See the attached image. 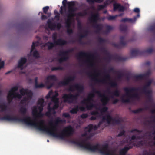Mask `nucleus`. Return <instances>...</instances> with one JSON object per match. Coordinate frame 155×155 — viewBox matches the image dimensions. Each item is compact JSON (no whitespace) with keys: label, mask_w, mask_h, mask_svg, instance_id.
Returning <instances> with one entry per match:
<instances>
[{"label":"nucleus","mask_w":155,"mask_h":155,"mask_svg":"<svg viewBox=\"0 0 155 155\" xmlns=\"http://www.w3.org/2000/svg\"><path fill=\"white\" fill-rule=\"evenodd\" d=\"M43 115L44 114L42 112H39L35 115L36 117H34V120H32L31 117L28 116L23 118H20L16 116L12 117L9 115H7L0 118V120L23 122L28 125L35 127L40 131L45 132L55 137L62 140H64L66 137H68L73 134L74 131L73 128L71 126L66 127L59 134L57 132V127H58V124L65 122V120L60 119L59 117H57L54 120V124L53 123L52 120H51L49 122V124L51 126L50 129L48 128L45 124L44 120H41L38 121H37L36 117L42 118Z\"/></svg>","instance_id":"nucleus-1"},{"label":"nucleus","mask_w":155,"mask_h":155,"mask_svg":"<svg viewBox=\"0 0 155 155\" xmlns=\"http://www.w3.org/2000/svg\"><path fill=\"white\" fill-rule=\"evenodd\" d=\"M152 83V80H149L145 84L141 89H140L139 88H136L134 87H132L130 88L127 87L124 88L123 90L126 92V95L128 97V98L126 99L122 98V102L123 103H129L130 102V99L138 98L139 97L138 93H135L134 94H130V93L137 91H139L140 89V92H147V91H152V90L150 89V87L151 86Z\"/></svg>","instance_id":"nucleus-2"},{"label":"nucleus","mask_w":155,"mask_h":155,"mask_svg":"<svg viewBox=\"0 0 155 155\" xmlns=\"http://www.w3.org/2000/svg\"><path fill=\"white\" fill-rule=\"evenodd\" d=\"M75 89L78 91V93L75 94L71 93L63 94L62 98L64 102L69 104H74L77 102L78 97L80 96L79 93L83 92L84 87L82 85L76 84L74 85H71L68 90L69 91L73 92L75 91Z\"/></svg>","instance_id":"nucleus-3"},{"label":"nucleus","mask_w":155,"mask_h":155,"mask_svg":"<svg viewBox=\"0 0 155 155\" xmlns=\"http://www.w3.org/2000/svg\"><path fill=\"white\" fill-rule=\"evenodd\" d=\"M87 140H85L81 142L73 140L71 142L74 144H76L80 147L88 150L91 152H96L99 151V148H100V145L99 144L93 145L90 142H86Z\"/></svg>","instance_id":"nucleus-4"},{"label":"nucleus","mask_w":155,"mask_h":155,"mask_svg":"<svg viewBox=\"0 0 155 155\" xmlns=\"http://www.w3.org/2000/svg\"><path fill=\"white\" fill-rule=\"evenodd\" d=\"M100 20V15L98 13L95 14H92L89 18L90 22L92 24L93 27L95 28L96 33L99 34L103 28L102 25L97 24V21Z\"/></svg>","instance_id":"nucleus-5"},{"label":"nucleus","mask_w":155,"mask_h":155,"mask_svg":"<svg viewBox=\"0 0 155 155\" xmlns=\"http://www.w3.org/2000/svg\"><path fill=\"white\" fill-rule=\"evenodd\" d=\"M94 89L92 90V92L89 94L87 98L84 99L81 101L82 104L85 105L86 108L87 110H91L95 106V104L92 102L94 101L93 98L95 96L94 93H96L93 91Z\"/></svg>","instance_id":"nucleus-6"},{"label":"nucleus","mask_w":155,"mask_h":155,"mask_svg":"<svg viewBox=\"0 0 155 155\" xmlns=\"http://www.w3.org/2000/svg\"><path fill=\"white\" fill-rule=\"evenodd\" d=\"M100 51L107 56V57L104 58V60L107 61H110L112 58L118 61H124L126 60L128 58L123 57L118 55L113 56L111 55L104 48L102 47L100 48Z\"/></svg>","instance_id":"nucleus-7"},{"label":"nucleus","mask_w":155,"mask_h":155,"mask_svg":"<svg viewBox=\"0 0 155 155\" xmlns=\"http://www.w3.org/2000/svg\"><path fill=\"white\" fill-rule=\"evenodd\" d=\"M18 89V87L17 86L12 87L9 91L7 96V99L9 103H10L13 98H17L19 99L21 98L22 96L18 92H15Z\"/></svg>","instance_id":"nucleus-8"},{"label":"nucleus","mask_w":155,"mask_h":155,"mask_svg":"<svg viewBox=\"0 0 155 155\" xmlns=\"http://www.w3.org/2000/svg\"><path fill=\"white\" fill-rule=\"evenodd\" d=\"M102 117V121H100L98 124V127H100L102 123V122H104L106 121L108 124H110L112 121V123L113 124H120L121 123V121L119 118L117 119L115 118H113L110 115L107 114L105 116H102V115H100Z\"/></svg>","instance_id":"nucleus-9"},{"label":"nucleus","mask_w":155,"mask_h":155,"mask_svg":"<svg viewBox=\"0 0 155 155\" xmlns=\"http://www.w3.org/2000/svg\"><path fill=\"white\" fill-rule=\"evenodd\" d=\"M67 44V41L64 40L61 38H59L56 41L52 43L50 42H48L43 45V46H48V49L51 50L55 46V45H59L60 46H63Z\"/></svg>","instance_id":"nucleus-10"},{"label":"nucleus","mask_w":155,"mask_h":155,"mask_svg":"<svg viewBox=\"0 0 155 155\" xmlns=\"http://www.w3.org/2000/svg\"><path fill=\"white\" fill-rule=\"evenodd\" d=\"M104 73L105 74L104 78L101 80L98 79L96 77H93V76L90 72L87 73V74L90 78H92L93 81L97 82L104 83L106 82L107 80L108 81L110 80V75L109 73H107V72L105 71H104Z\"/></svg>","instance_id":"nucleus-11"},{"label":"nucleus","mask_w":155,"mask_h":155,"mask_svg":"<svg viewBox=\"0 0 155 155\" xmlns=\"http://www.w3.org/2000/svg\"><path fill=\"white\" fill-rule=\"evenodd\" d=\"M73 51L74 49H71L65 51H60L59 55L61 57L58 60L59 62L61 63L68 60L69 58V53L72 52Z\"/></svg>","instance_id":"nucleus-12"},{"label":"nucleus","mask_w":155,"mask_h":155,"mask_svg":"<svg viewBox=\"0 0 155 155\" xmlns=\"http://www.w3.org/2000/svg\"><path fill=\"white\" fill-rule=\"evenodd\" d=\"M93 91L101 97V101L103 105L105 106L107 104L110 100L108 97L106 96L104 94H102L100 91L97 90L95 89H94Z\"/></svg>","instance_id":"nucleus-13"},{"label":"nucleus","mask_w":155,"mask_h":155,"mask_svg":"<svg viewBox=\"0 0 155 155\" xmlns=\"http://www.w3.org/2000/svg\"><path fill=\"white\" fill-rule=\"evenodd\" d=\"M50 80L56 81L57 80V79L56 76L54 75H49L47 77L45 83L47 85L48 89H50L52 87L54 84V83L50 82Z\"/></svg>","instance_id":"nucleus-14"},{"label":"nucleus","mask_w":155,"mask_h":155,"mask_svg":"<svg viewBox=\"0 0 155 155\" xmlns=\"http://www.w3.org/2000/svg\"><path fill=\"white\" fill-rule=\"evenodd\" d=\"M125 39L124 36H121L120 37V43L113 44V45L117 48H120L122 47H124L126 45L127 43V41H124Z\"/></svg>","instance_id":"nucleus-15"},{"label":"nucleus","mask_w":155,"mask_h":155,"mask_svg":"<svg viewBox=\"0 0 155 155\" xmlns=\"http://www.w3.org/2000/svg\"><path fill=\"white\" fill-rule=\"evenodd\" d=\"M20 92L21 96H24L25 94H26L27 96V97L29 99L32 98L33 93L30 90L22 88L20 90Z\"/></svg>","instance_id":"nucleus-16"},{"label":"nucleus","mask_w":155,"mask_h":155,"mask_svg":"<svg viewBox=\"0 0 155 155\" xmlns=\"http://www.w3.org/2000/svg\"><path fill=\"white\" fill-rule=\"evenodd\" d=\"M77 57L80 58H81L82 57H88L92 59H94L95 58L96 56L94 54L81 51L77 55Z\"/></svg>","instance_id":"nucleus-17"},{"label":"nucleus","mask_w":155,"mask_h":155,"mask_svg":"<svg viewBox=\"0 0 155 155\" xmlns=\"http://www.w3.org/2000/svg\"><path fill=\"white\" fill-rule=\"evenodd\" d=\"M48 28L51 30H54L56 28H57L58 29H59L61 27V24L59 23H58L56 25L50 21H48Z\"/></svg>","instance_id":"nucleus-18"},{"label":"nucleus","mask_w":155,"mask_h":155,"mask_svg":"<svg viewBox=\"0 0 155 155\" xmlns=\"http://www.w3.org/2000/svg\"><path fill=\"white\" fill-rule=\"evenodd\" d=\"M27 60L25 57H21L18 62V67L21 70H23V65L27 62Z\"/></svg>","instance_id":"nucleus-19"},{"label":"nucleus","mask_w":155,"mask_h":155,"mask_svg":"<svg viewBox=\"0 0 155 155\" xmlns=\"http://www.w3.org/2000/svg\"><path fill=\"white\" fill-rule=\"evenodd\" d=\"M143 51L137 49H133L131 50L130 54L132 57H134L137 56L142 55Z\"/></svg>","instance_id":"nucleus-20"},{"label":"nucleus","mask_w":155,"mask_h":155,"mask_svg":"<svg viewBox=\"0 0 155 155\" xmlns=\"http://www.w3.org/2000/svg\"><path fill=\"white\" fill-rule=\"evenodd\" d=\"M142 94L145 95L147 97L148 101L150 102H153L152 97V91H147V92H140Z\"/></svg>","instance_id":"nucleus-21"},{"label":"nucleus","mask_w":155,"mask_h":155,"mask_svg":"<svg viewBox=\"0 0 155 155\" xmlns=\"http://www.w3.org/2000/svg\"><path fill=\"white\" fill-rule=\"evenodd\" d=\"M133 147L132 146L125 147L120 150V155H125L127 151Z\"/></svg>","instance_id":"nucleus-22"},{"label":"nucleus","mask_w":155,"mask_h":155,"mask_svg":"<svg viewBox=\"0 0 155 155\" xmlns=\"http://www.w3.org/2000/svg\"><path fill=\"white\" fill-rule=\"evenodd\" d=\"M71 82L68 77L66 79H64L63 81H61L58 83L59 87L66 86L68 85Z\"/></svg>","instance_id":"nucleus-23"},{"label":"nucleus","mask_w":155,"mask_h":155,"mask_svg":"<svg viewBox=\"0 0 155 155\" xmlns=\"http://www.w3.org/2000/svg\"><path fill=\"white\" fill-rule=\"evenodd\" d=\"M137 20V17L134 16L133 18H125L122 19L120 21L122 22H128L130 23H133L135 22Z\"/></svg>","instance_id":"nucleus-24"},{"label":"nucleus","mask_w":155,"mask_h":155,"mask_svg":"<svg viewBox=\"0 0 155 155\" xmlns=\"http://www.w3.org/2000/svg\"><path fill=\"white\" fill-rule=\"evenodd\" d=\"M75 11L74 8H68V13L67 14V17L71 18L75 16L74 12Z\"/></svg>","instance_id":"nucleus-25"},{"label":"nucleus","mask_w":155,"mask_h":155,"mask_svg":"<svg viewBox=\"0 0 155 155\" xmlns=\"http://www.w3.org/2000/svg\"><path fill=\"white\" fill-rule=\"evenodd\" d=\"M0 108L1 109L0 112H5L7 110L8 106L7 104L5 102H4L0 104Z\"/></svg>","instance_id":"nucleus-26"},{"label":"nucleus","mask_w":155,"mask_h":155,"mask_svg":"<svg viewBox=\"0 0 155 155\" xmlns=\"http://www.w3.org/2000/svg\"><path fill=\"white\" fill-rule=\"evenodd\" d=\"M107 91L108 92V94H109L112 95L113 96H114L116 97H118L120 95V91L118 90L117 89L115 90L113 92H111L109 89H108Z\"/></svg>","instance_id":"nucleus-27"},{"label":"nucleus","mask_w":155,"mask_h":155,"mask_svg":"<svg viewBox=\"0 0 155 155\" xmlns=\"http://www.w3.org/2000/svg\"><path fill=\"white\" fill-rule=\"evenodd\" d=\"M38 78L37 77H36L35 79V87L36 88H42L44 87V84L41 83L38 84Z\"/></svg>","instance_id":"nucleus-28"},{"label":"nucleus","mask_w":155,"mask_h":155,"mask_svg":"<svg viewBox=\"0 0 155 155\" xmlns=\"http://www.w3.org/2000/svg\"><path fill=\"white\" fill-rule=\"evenodd\" d=\"M72 18L67 17L65 22L66 27L67 28H70L71 25Z\"/></svg>","instance_id":"nucleus-29"},{"label":"nucleus","mask_w":155,"mask_h":155,"mask_svg":"<svg viewBox=\"0 0 155 155\" xmlns=\"http://www.w3.org/2000/svg\"><path fill=\"white\" fill-rule=\"evenodd\" d=\"M58 106L59 103H54L52 107H51L49 105L48 106V107L50 108V109L52 110L53 114H55L56 113L55 110L57 109L58 107Z\"/></svg>","instance_id":"nucleus-30"},{"label":"nucleus","mask_w":155,"mask_h":155,"mask_svg":"<svg viewBox=\"0 0 155 155\" xmlns=\"http://www.w3.org/2000/svg\"><path fill=\"white\" fill-rule=\"evenodd\" d=\"M27 111V109L24 107H22L19 109V111L23 116H25Z\"/></svg>","instance_id":"nucleus-31"},{"label":"nucleus","mask_w":155,"mask_h":155,"mask_svg":"<svg viewBox=\"0 0 155 155\" xmlns=\"http://www.w3.org/2000/svg\"><path fill=\"white\" fill-rule=\"evenodd\" d=\"M79 106L78 105H76L74 108H72L70 111L71 114H77L79 111Z\"/></svg>","instance_id":"nucleus-32"},{"label":"nucleus","mask_w":155,"mask_h":155,"mask_svg":"<svg viewBox=\"0 0 155 155\" xmlns=\"http://www.w3.org/2000/svg\"><path fill=\"white\" fill-rule=\"evenodd\" d=\"M119 29L121 31L125 32L127 31V27L126 25L121 24L120 25Z\"/></svg>","instance_id":"nucleus-33"},{"label":"nucleus","mask_w":155,"mask_h":155,"mask_svg":"<svg viewBox=\"0 0 155 155\" xmlns=\"http://www.w3.org/2000/svg\"><path fill=\"white\" fill-rule=\"evenodd\" d=\"M143 51V53L142 54L144 55V54H151L153 51V49L151 48H147V49L145 51Z\"/></svg>","instance_id":"nucleus-34"},{"label":"nucleus","mask_w":155,"mask_h":155,"mask_svg":"<svg viewBox=\"0 0 155 155\" xmlns=\"http://www.w3.org/2000/svg\"><path fill=\"white\" fill-rule=\"evenodd\" d=\"M87 10L84 9L82 12H79L78 13V15L79 16L83 17L87 15Z\"/></svg>","instance_id":"nucleus-35"},{"label":"nucleus","mask_w":155,"mask_h":155,"mask_svg":"<svg viewBox=\"0 0 155 155\" xmlns=\"http://www.w3.org/2000/svg\"><path fill=\"white\" fill-rule=\"evenodd\" d=\"M93 128V125L92 124H90L87 127H85V129L88 132H90Z\"/></svg>","instance_id":"nucleus-36"},{"label":"nucleus","mask_w":155,"mask_h":155,"mask_svg":"<svg viewBox=\"0 0 155 155\" xmlns=\"http://www.w3.org/2000/svg\"><path fill=\"white\" fill-rule=\"evenodd\" d=\"M134 78L136 80H142L144 79L143 74L135 75L134 76Z\"/></svg>","instance_id":"nucleus-37"},{"label":"nucleus","mask_w":155,"mask_h":155,"mask_svg":"<svg viewBox=\"0 0 155 155\" xmlns=\"http://www.w3.org/2000/svg\"><path fill=\"white\" fill-rule=\"evenodd\" d=\"M109 84L111 87H117L118 86L117 84L116 81H110V82L109 83Z\"/></svg>","instance_id":"nucleus-38"},{"label":"nucleus","mask_w":155,"mask_h":155,"mask_svg":"<svg viewBox=\"0 0 155 155\" xmlns=\"http://www.w3.org/2000/svg\"><path fill=\"white\" fill-rule=\"evenodd\" d=\"M120 4L119 3H115L113 4V10L114 11L118 10Z\"/></svg>","instance_id":"nucleus-39"},{"label":"nucleus","mask_w":155,"mask_h":155,"mask_svg":"<svg viewBox=\"0 0 155 155\" xmlns=\"http://www.w3.org/2000/svg\"><path fill=\"white\" fill-rule=\"evenodd\" d=\"M68 8H74L73 6L75 5V3L74 1H72L68 3Z\"/></svg>","instance_id":"nucleus-40"},{"label":"nucleus","mask_w":155,"mask_h":155,"mask_svg":"<svg viewBox=\"0 0 155 155\" xmlns=\"http://www.w3.org/2000/svg\"><path fill=\"white\" fill-rule=\"evenodd\" d=\"M38 42H33L31 47V48L30 51V53H31L34 50L36 46L38 45Z\"/></svg>","instance_id":"nucleus-41"},{"label":"nucleus","mask_w":155,"mask_h":155,"mask_svg":"<svg viewBox=\"0 0 155 155\" xmlns=\"http://www.w3.org/2000/svg\"><path fill=\"white\" fill-rule=\"evenodd\" d=\"M32 113L34 116H35L38 113V110L36 106H34L33 107V109L32 110Z\"/></svg>","instance_id":"nucleus-42"},{"label":"nucleus","mask_w":155,"mask_h":155,"mask_svg":"<svg viewBox=\"0 0 155 155\" xmlns=\"http://www.w3.org/2000/svg\"><path fill=\"white\" fill-rule=\"evenodd\" d=\"M106 31L107 32H109L111 30H113L114 28L113 27L109 25H106Z\"/></svg>","instance_id":"nucleus-43"},{"label":"nucleus","mask_w":155,"mask_h":155,"mask_svg":"<svg viewBox=\"0 0 155 155\" xmlns=\"http://www.w3.org/2000/svg\"><path fill=\"white\" fill-rule=\"evenodd\" d=\"M52 101L54 103H59V99L55 97H52L51 98Z\"/></svg>","instance_id":"nucleus-44"},{"label":"nucleus","mask_w":155,"mask_h":155,"mask_svg":"<svg viewBox=\"0 0 155 155\" xmlns=\"http://www.w3.org/2000/svg\"><path fill=\"white\" fill-rule=\"evenodd\" d=\"M63 69V67L61 66H58L57 67H53L51 68V70L52 71H55L58 70H62Z\"/></svg>","instance_id":"nucleus-45"},{"label":"nucleus","mask_w":155,"mask_h":155,"mask_svg":"<svg viewBox=\"0 0 155 155\" xmlns=\"http://www.w3.org/2000/svg\"><path fill=\"white\" fill-rule=\"evenodd\" d=\"M142 138V137L140 136H135V135H133L131 136V140H140Z\"/></svg>","instance_id":"nucleus-46"},{"label":"nucleus","mask_w":155,"mask_h":155,"mask_svg":"<svg viewBox=\"0 0 155 155\" xmlns=\"http://www.w3.org/2000/svg\"><path fill=\"white\" fill-rule=\"evenodd\" d=\"M84 62L87 63H89V65L91 67H93L94 65V64L93 62L91 61L88 59L85 60Z\"/></svg>","instance_id":"nucleus-47"},{"label":"nucleus","mask_w":155,"mask_h":155,"mask_svg":"<svg viewBox=\"0 0 155 155\" xmlns=\"http://www.w3.org/2000/svg\"><path fill=\"white\" fill-rule=\"evenodd\" d=\"M48 111L45 113V115L48 117H50L51 115V112H53V111L50 109V108L49 107H48Z\"/></svg>","instance_id":"nucleus-48"},{"label":"nucleus","mask_w":155,"mask_h":155,"mask_svg":"<svg viewBox=\"0 0 155 155\" xmlns=\"http://www.w3.org/2000/svg\"><path fill=\"white\" fill-rule=\"evenodd\" d=\"M33 56L36 58H39V54L37 51L35 50L34 51L33 53Z\"/></svg>","instance_id":"nucleus-49"},{"label":"nucleus","mask_w":155,"mask_h":155,"mask_svg":"<svg viewBox=\"0 0 155 155\" xmlns=\"http://www.w3.org/2000/svg\"><path fill=\"white\" fill-rule=\"evenodd\" d=\"M108 108L107 107L104 106L103 107L102 109H98L99 110H100V111L101 113H105L108 110Z\"/></svg>","instance_id":"nucleus-50"},{"label":"nucleus","mask_w":155,"mask_h":155,"mask_svg":"<svg viewBox=\"0 0 155 155\" xmlns=\"http://www.w3.org/2000/svg\"><path fill=\"white\" fill-rule=\"evenodd\" d=\"M143 110V108H140L136 110H133L132 112L134 113L137 114L142 111Z\"/></svg>","instance_id":"nucleus-51"},{"label":"nucleus","mask_w":155,"mask_h":155,"mask_svg":"<svg viewBox=\"0 0 155 155\" xmlns=\"http://www.w3.org/2000/svg\"><path fill=\"white\" fill-rule=\"evenodd\" d=\"M44 102V100L43 98L39 99L38 102V104L40 105H44L43 103Z\"/></svg>","instance_id":"nucleus-52"},{"label":"nucleus","mask_w":155,"mask_h":155,"mask_svg":"<svg viewBox=\"0 0 155 155\" xmlns=\"http://www.w3.org/2000/svg\"><path fill=\"white\" fill-rule=\"evenodd\" d=\"M134 11L137 13V16H136L137 17V18H139L140 17V9L138 8H135L134 9Z\"/></svg>","instance_id":"nucleus-53"},{"label":"nucleus","mask_w":155,"mask_h":155,"mask_svg":"<svg viewBox=\"0 0 155 155\" xmlns=\"http://www.w3.org/2000/svg\"><path fill=\"white\" fill-rule=\"evenodd\" d=\"M49 9V7L48 6L44 7L43 8V12L45 14H48L47 12L48 11Z\"/></svg>","instance_id":"nucleus-54"},{"label":"nucleus","mask_w":155,"mask_h":155,"mask_svg":"<svg viewBox=\"0 0 155 155\" xmlns=\"http://www.w3.org/2000/svg\"><path fill=\"white\" fill-rule=\"evenodd\" d=\"M116 18V15L114 16H111L109 15L107 18L108 20L111 21L115 20Z\"/></svg>","instance_id":"nucleus-55"},{"label":"nucleus","mask_w":155,"mask_h":155,"mask_svg":"<svg viewBox=\"0 0 155 155\" xmlns=\"http://www.w3.org/2000/svg\"><path fill=\"white\" fill-rule=\"evenodd\" d=\"M98 41L100 43H105L106 42V40L105 39L101 37H99L98 39Z\"/></svg>","instance_id":"nucleus-56"},{"label":"nucleus","mask_w":155,"mask_h":155,"mask_svg":"<svg viewBox=\"0 0 155 155\" xmlns=\"http://www.w3.org/2000/svg\"><path fill=\"white\" fill-rule=\"evenodd\" d=\"M84 34H81L80 35V37L81 38L87 37L88 35V31L87 30L85 31L84 32Z\"/></svg>","instance_id":"nucleus-57"},{"label":"nucleus","mask_w":155,"mask_h":155,"mask_svg":"<svg viewBox=\"0 0 155 155\" xmlns=\"http://www.w3.org/2000/svg\"><path fill=\"white\" fill-rule=\"evenodd\" d=\"M91 114L98 117V116L97 115L99 114V113L97 111H93L91 113Z\"/></svg>","instance_id":"nucleus-58"},{"label":"nucleus","mask_w":155,"mask_h":155,"mask_svg":"<svg viewBox=\"0 0 155 155\" xmlns=\"http://www.w3.org/2000/svg\"><path fill=\"white\" fill-rule=\"evenodd\" d=\"M149 30L153 32H155V24L150 27Z\"/></svg>","instance_id":"nucleus-59"},{"label":"nucleus","mask_w":155,"mask_h":155,"mask_svg":"<svg viewBox=\"0 0 155 155\" xmlns=\"http://www.w3.org/2000/svg\"><path fill=\"white\" fill-rule=\"evenodd\" d=\"M117 73L118 74L117 78L119 79H120L124 75L123 74L120 72L117 71Z\"/></svg>","instance_id":"nucleus-60"},{"label":"nucleus","mask_w":155,"mask_h":155,"mask_svg":"<svg viewBox=\"0 0 155 155\" xmlns=\"http://www.w3.org/2000/svg\"><path fill=\"white\" fill-rule=\"evenodd\" d=\"M29 99L27 97H24L21 101V103L24 104L26 103Z\"/></svg>","instance_id":"nucleus-61"},{"label":"nucleus","mask_w":155,"mask_h":155,"mask_svg":"<svg viewBox=\"0 0 155 155\" xmlns=\"http://www.w3.org/2000/svg\"><path fill=\"white\" fill-rule=\"evenodd\" d=\"M88 117V115L86 113H83L80 116V117L82 119H85Z\"/></svg>","instance_id":"nucleus-62"},{"label":"nucleus","mask_w":155,"mask_h":155,"mask_svg":"<svg viewBox=\"0 0 155 155\" xmlns=\"http://www.w3.org/2000/svg\"><path fill=\"white\" fill-rule=\"evenodd\" d=\"M150 74V71H147L146 73L143 74L144 78L148 77Z\"/></svg>","instance_id":"nucleus-63"},{"label":"nucleus","mask_w":155,"mask_h":155,"mask_svg":"<svg viewBox=\"0 0 155 155\" xmlns=\"http://www.w3.org/2000/svg\"><path fill=\"white\" fill-rule=\"evenodd\" d=\"M67 32L68 34L69 35H71L73 33V31L72 29L70 28H67Z\"/></svg>","instance_id":"nucleus-64"}]
</instances>
